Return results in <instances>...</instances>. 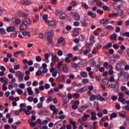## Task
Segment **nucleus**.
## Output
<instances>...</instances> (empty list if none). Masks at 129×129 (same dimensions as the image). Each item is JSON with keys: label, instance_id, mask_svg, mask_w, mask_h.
Wrapping results in <instances>:
<instances>
[{"label": "nucleus", "instance_id": "1", "mask_svg": "<svg viewBox=\"0 0 129 129\" xmlns=\"http://www.w3.org/2000/svg\"><path fill=\"white\" fill-rule=\"evenodd\" d=\"M15 75L17 77H18L19 82H22V81L24 80V74L22 73V72L20 71H17Z\"/></svg>", "mask_w": 129, "mask_h": 129}, {"label": "nucleus", "instance_id": "2", "mask_svg": "<svg viewBox=\"0 0 129 129\" xmlns=\"http://www.w3.org/2000/svg\"><path fill=\"white\" fill-rule=\"evenodd\" d=\"M119 98L118 101L119 102H122V104H125V99H124V94L122 92H120L118 94Z\"/></svg>", "mask_w": 129, "mask_h": 129}, {"label": "nucleus", "instance_id": "3", "mask_svg": "<svg viewBox=\"0 0 129 129\" xmlns=\"http://www.w3.org/2000/svg\"><path fill=\"white\" fill-rule=\"evenodd\" d=\"M49 109L53 111L52 114L53 115H56L58 114V108H56V106L54 105L50 106Z\"/></svg>", "mask_w": 129, "mask_h": 129}, {"label": "nucleus", "instance_id": "4", "mask_svg": "<svg viewBox=\"0 0 129 129\" xmlns=\"http://www.w3.org/2000/svg\"><path fill=\"white\" fill-rule=\"evenodd\" d=\"M23 25H25V26H30L31 24H32V20L30 18L28 19H24L22 20V22Z\"/></svg>", "mask_w": 129, "mask_h": 129}, {"label": "nucleus", "instance_id": "5", "mask_svg": "<svg viewBox=\"0 0 129 129\" xmlns=\"http://www.w3.org/2000/svg\"><path fill=\"white\" fill-rule=\"evenodd\" d=\"M45 35H47V39L49 41H51V39H52L53 36H54V30H50L49 32L46 33Z\"/></svg>", "mask_w": 129, "mask_h": 129}, {"label": "nucleus", "instance_id": "6", "mask_svg": "<svg viewBox=\"0 0 129 129\" xmlns=\"http://www.w3.org/2000/svg\"><path fill=\"white\" fill-rule=\"evenodd\" d=\"M80 30V28H75L73 30V34L72 37H78L79 35V30Z\"/></svg>", "mask_w": 129, "mask_h": 129}, {"label": "nucleus", "instance_id": "7", "mask_svg": "<svg viewBox=\"0 0 129 129\" xmlns=\"http://www.w3.org/2000/svg\"><path fill=\"white\" fill-rule=\"evenodd\" d=\"M6 31L8 32V33H12L13 32L16 31V27L14 26H9L7 28Z\"/></svg>", "mask_w": 129, "mask_h": 129}, {"label": "nucleus", "instance_id": "8", "mask_svg": "<svg viewBox=\"0 0 129 129\" xmlns=\"http://www.w3.org/2000/svg\"><path fill=\"white\" fill-rule=\"evenodd\" d=\"M62 100L63 101V105L65 107H66V104L69 102V100H68V98L66 96H63L62 98Z\"/></svg>", "mask_w": 129, "mask_h": 129}, {"label": "nucleus", "instance_id": "9", "mask_svg": "<svg viewBox=\"0 0 129 129\" xmlns=\"http://www.w3.org/2000/svg\"><path fill=\"white\" fill-rule=\"evenodd\" d=\"M27 28L28 27L27 26L21 23L19 26V30L20 31H23L27 30Z\"/></svg>", "mask_w": 129, "mask_h": 129}, {"label": "nucleus", "instance_id": "10", "mask_svg": "<svg viewBox=\"0 0 129 129\" xmlns=\"http://www.w3.org/2000/svg\"><path fill=\"white\" fill-rule=\"evenodd\" d=\"M87 90H88V89L87 88V87L85 86L78 90L77 91V92H80V93H82L83 92H85V91H87Z\"/></svg>", "mask_w": 129, "mask_h": 129}, {"label": "nucleus", "instance_id": "11", "mask_svg": "<svg viewBox=\"0 0 129 129\" xmlns=\"http://www.w3.org/2000/svg\"><path fill=\"white\" fill-rule=\"evenodd\" d=\"M73 16L75 21H80V16L77 13H74Z\"/></svg>", "mask_w": 129, "mask_h": 129}, {"label": "nucleus", "instance_id": "12", "mask_svg": "<svg viewBox=\"0 0 129 129\" xmlns=\"http://www.w3.org/2000/svg\"><path fill=\"white\" fill-rule=\"evenodd\" d=\"M18 15L19 17H21L23 18H28V17H29V14L25 13L24 12H19L18 13Z\"/></svg>", "mask_w": 129, "mask_h": 129}, {"label": "nucleus", "instance_id": "13", "mask_svg": "<svg viewBox=\"0 0 129 129\" xmlns=\"http://www.w3.org/2000/svg\"><path fill=\"white\" fill-rule=\"evenodd\" d=\"M100 24L101 25H107L109 23V20L108 19H101L100 21Z\"/></svg>", "mask_w": 129, "mask_h": 129}, {"label": "nucleus", "instance_id": "14", "mask_svg": "<svg viewBox=\"0 0 129 129\" xmlns=\"http://www.w3.org/2000/svg\"><path fill=\"white\" fill-rule=\"evenodd\" d=\"M88 15L90 16L92 19H95L96 18V13H94L91 11L88 12Z\"/></svg>", "mask_w": 129, "mask_h": 129}, {"label": "nucleus", "instance_id": "15", "mask_svg": "<svg viewBox=\"0 0 129 129\" xmlns=\"http://www.w3.org/2000/svg\"><path fill=\"white\" fill-rule=\"evenodd\" d=\"M91 120H96V119H97V117H96V113L93 112L91 114Z\"/></svg>", "mask_w": 129, "mask_h": 129}, {"label": "nucleus", "instance_id": "16", "mask_svg": "<svg viewBox=\"0 0 129 129\" xmlns=\"http://www.w3.org/2000/svg\"><path fill=\"white\" fill-rule=\"evenodd\" d=\"M21 4L23 6H30V5H32L33 3L31 1H26L24 2H21Z\"/></svg>", "mask_w": 129, "mask_h": 129}, {"label": "nucleus", "instance_id": "17", "mask_svg": "<svg viewBox=\"0 0 129 129\" xmlns=\"http://www.w3.org/2000/svg\"><path fill=\"white\" fill-rule=\"evenodd\" d=\"M46 23H48L49 26H50V27H56V24L53 21H46Z\"/></svg>", "mask_w": 129, "mask_h": 129}, {"label": "nucleus", "instance_id": "18", "mask_svg": "<svg viewBox=\"0 0 129 129\" xmlns=\"http://www.w3.org/2000/svg\"><path fill=\"white\" fill-rule=\"evenodd\" d=\"M88 117H90V115L85 114L82 117V120L83 121H86V120L88 119Z\"/></svg>", "mask_w": 129, "mask_h": 129}, {"label": "nucleus", "instance_id": "19", "mask_svg": "<svg viewBox=\"0 0 129 129\" xmlns=\"http://www.w3.org/2000/svg\"><path fill=\"white\" fill-rule=\"evenodd\" d=\"M44 56L45 58L44 61L45 62V63H49V57H50L49 54L45 53Z\"/></svg>", "mask_w": 129, "mask_h": 129}, {"label": "nucleus", "instance_id": "20", "mask_svg": "<svg viewBox=\"0 0 129 129\" xmlns=\"http://www.w3.org/2000/svg\"><path fill=\"white\" fill-rule=\"evenodd\" d=\"M109 38L110 39H111V40H114V41H115L117 39V35H116V34H113L109 36Z\"/></svg>", "mask_w": 129, "mask_h": 129}, {"label": "nucleus", "instance_id": "21", "mask_svg": "<svg viewBox=\"0 0 129 129\" xmlns=\"http://www.w3.org/2000/svg\"><path fill=\"white\" fill-rule=\"evenodd\" d=\"M105 29H106V30H109V31H113L114 30V28L113 26L111 25H107L104 26Z\"/></svg>", "mask_w": 129, "mask_h": 129}, {"label": "nucleus", "instance_id": "22", "mask_svg": "<svg viewBox=\"0 0 129 129\" xmlns=\"http://www.w3.org/2000/svg\"><path fill=\"white\" fill-rule=\"evenodd\" d=\"M90 52H91V49H90V47H87L85 51H84L83 53L84 54V55H87L89 54Z\"/></svg>", "mask_w": 129, "mask_h": 129}, {"label": "nucleus", "instance_id": "23", "mask_svg": "<svg viewBox=\"0 0 129 129\" xmlns=\"http://www.w3.org/2000/svg\"><path fill=\"white\" fill-rule=\"evenodd\" d=\"M118 15L120 16V17H121L122 18H124L125 17L124 15H123V11L121 10H118L117 12Z\"/></svg>", "mask_w": 129, "mask_h": 129}, {"label": "nucleus", "instance_id": "24", "mask_svg": "<svg viewBox=\"0 0 129 129\" xmlns=\"http://www.w3.org/2000/svg\"><path fill=\"white\" fill-rule=\"evenodd\" d=\"M89 40L90 42L94 44V43H95V37H94V36L90 35Z\"/></svg>", "mask_w": 129, "mask_h": 129}, {"label": "nucleus", "instance_id": "25", "mask_svg": "<svg viewBox=\"0 0 129 129\" xmlns=\"http://www.w3.org/2000/svg\"><path fill=\"white\" fill-rule=\"evenodd\" d=\"M97 98V95L95 96V95H92L90 97V101H94Z\"/></svg>", "mask_w": 129, "mask_h": 129}, {"label": "nucleus", "instance_id": "26", "mask_svg": "<svg viewBox=\"0 0 129 129\" xmlns=\"http://www.w3.org/2000/svg\"><path fill=\"white\" fill-rule=\"evenodd\" d=\"M115 117H117V113H112L110 114V119L111 120L112 118H115Z\"/></svg>", "mask_w": 129, "mask_h": 129}, {"label": "nucleus", "instance_id": "27", "mask_svg": "<svg viewBox=\"0 0 129 129\" xmlns=\"http://www.w3.org/2000/svg\"><path fill=\"white\" fill-rule=\"evenodd\" d=\"M62 71L64 73H68V71H69V68L67 67H63L62 69Z\"/></svg>", "mask_w": 129, "mask_h": 129}, {"label": "nucleus", "instance_id": "28", "mask_svg": "<svg viewBox=\"0 0 129 129\" xmlns=\"http://www.w3.org/2000/svg\"><path fill=\"white\" fill-rule=\"evenodd\" d=\"M97 98H99V100L100 101H105V98H103L100 94H98L97 95Z\"/></svg>", "mask_w": 129, "mask_h": 129}, {"label": "nucleus", "instance_id": "29", "mask_svg": "<svg viewBox=\"0 0 129 129\" xmlns=\"http://www.w3.org/2000/svg\"><path fill=\"white\" fill-rule=\"evenodd\" d=\"M27 91H28V94L29 95H33V91H32V87L27 88Z\"/></svg>", "mask_w": 129, "mask_h": 129}, {"label": "nucleus", "instance_id": "30", "mask_svg": "<svg viewBox=\"0 0 129 129\" xmlns=\"http://www.w3.org/2000/svg\"><path fill=\"white\" fill-rule=\"evenodd\" d=\"M81 23L83 27H87V26H88V24L87 23V22H85V18L84 19V21L81 20Z\"/></svg>", "mask_w": 129, "mask_h": 129}, {"label": "nucleus", "instance_id": "31", "mask_svg": "<svg viewBox=\"0 0 129 129\" xmlns=\"http://www.w3.org/2000/svg\"><path fill=\"white\" fill-rule=\"evenodd\" d=\"M66 14L61 13V14L59 15V18L60 20H64V19L66 18Z\"/></svg>", "mask_w": 129, "mask_h": 129}, {"label": "nucleus", "instance_id": "32", "mask_svg": "<svg viewBox=\"0 0 129 129\" xmlns=\"http://www.w3.org/2000/svg\"><path fill=\"white\" fill-rule=\"evenodd\" d=\"M15 23L16 25H20L22 23V21L20 18H16L15 20Z\"/></svg>", "mask_w": 129, "mask_h": 129}, {"label": "nucleus", "instance_id": "33", "mask_svg": "<svg viewBox=\"0 0 129 129\" xmlns=\"http://www.w3.org/2000/svg\"><path fill=\"white\" fill-rule=\"evenodd\" d=\"M79 40H80V41H85V37H84V35L83 34H81L79 36Z\"/></svg>", "mask_w": 129, "mask_h": 129}, {"label": "nucleus", "instance_id": "34", "mask_svg": "<svg viewBox=\"0 0 129 129\" xmlns=\"http://www.w3.org/2000/svg\"><path fill=\"white\" fill-rule=\"evenodd\" d=\"M60 14H62V10H60V9H57L55 12V16H56L57 17H58V16H59V15H60Z\"/></svg>", "mask_w": 129, "mask_h": 129}, {"label": "nucleus", "instance_id": "35", "mask_svg": "<svg viewBox=\"0 0 129 129\" xmlns=\"http://www.w3.org/2000/svg\"><path fill=\"white\" fill-rule=\"evenodd\" d=\"M113 17H117V13H110L109 14V18L110 19H112L113 18Z\"/></svg>", "mask_w": 129, "mask_h": 129}, {"label": "nucleus", "instance_id": "36", "mask_svg": "<svg viewBox=\"0 0 129 129\" xmlns=\"http://www.w3.org/2000/svg\"><path fill=\"white\" fill-rule=\"evenodd\" d=\"M52 58H51V61L52 62H56V59H57V55H55V56H54V54H52Z\"/></svg>", "mask_w": 129, "mask_h": 129}, {"label": "nucleus", "instance_id": "37", "mask_svg": "<svg viewBox=\"0 0 129 129\" xmlns=\"http://www.w3.org/2000/svg\"><path fill=\"white\" fill-rule=\"evenodd\" d=\"M81 76L82 77H83V78H86V77H87V73L85 72H81Z\"/></svg>", "mask_w": 129, "mask_h": 129}, {"label": "nucleus", "instance_id": "38", "mask_svg": "<svg viewBox=\"0 0 129 129\" xmlns=\"http://www.w3.org/2000/svg\"><path fill=\"white\" fill-rule=\"evenodd\" d=\"M112 47V43L109 42L107 45H105V48L106 49H109V48H111Z\"/></svg>", "mask_w": 129, "mask_h": 129}, {"label": "nucleus", "instance_id": "39", "mask_svg": "<svg viewBox=\"0 0 129 129\" xmlns=\"http://www.w3.org/2000/svg\"><path fill=\"white\" fill-rule=\"evenodd\" d=\"M82 7H83V8H84V9H85L86 10H88L89 9V7L88 5H87V4H86V3H83L81 5Z\"/></svg>", "mask_w": 129, "mask_h": 129}, {"label": "nucleus", "instance_id": "40", "mask_svg": "<svg viewBox=\"0 0 129 129\" xmlns=\"http://www.w3.org/2000/svg\"><path fill=\"white\" fill-rule=\"evenodd\" d=\"M71 67H72V68H74V69H77V68H78V66L77 63H74L71 64Z\"/></svg>", "mask_w": 129, "mask_h": 129}, {"label": "nucleus", "instance_id": "41", "mask_svg": "<svg viewBox=\"0 0 129 129\" xmlns=\"http://www.w3.org/2000/svg\"><path fill=\"white\" fill-rule=\"evenodd\" d=\"M109 81L110 82H111V83H112V82H115V79H114V78L113 77V76H111L110 77V78L109 79Z\"/></svg>", "mask_w": 129, "mask_h": 129}, {"label": "nucleus", "instance_id": "42", "mask_svg": "<svg viewBox=\"0 0 129 129\" xmlns=\"http://www.w3.org/2000/svg\"><path fill=\"white\" fill-rule=\"evenodd\" d=\"M116 70L117 71H120V64L118 63L116 64Z\"/></svg>", "mask_w": 129, "mask_h": 129}, {"label": "nucleus", "instance_id": "43", "mask_svg": "<svg viewBox=\"0 0 129 129\" xmlns=\"http://www.w3.org/2000/svg\"><path fill=\"white\" fill-rule=\"evenodd\" d=\"M35 59L37 62H41L42 61V57L40 56H36Z\"/></svg>", "mask_w": 129, "mask_h": 129}, {"label": "nucleus", "instance_id": "44", "mask_svg": "<svg viewBox=\"0 0 129 129\" xmlns=\"http://www.w3.org/2000/svg\"><path fill=\"white\" fill-rule=\"evenodd\" d=\"M82 82L84 84H86V83H88V82H89V80H88V79H84L82 80Z\"/></svg>", "mask_w": 129, "mask_h": 129}, {"label": "nucleus", "instance_id": "45", "mask_svg": "<svg viewBox=\"0 0 129 129\" xmlns=\"http://www.w3.org/2000/svg\"><path fill=\"white\" fill-rule=\"evenodd\" d=\"M113 48L116 50H118V49H119V46H118V44H113Z\"/></svg>", "mask_w": 129, "mask_h": 129}, {"label": "nucleus", "instance_id": "46", "mask_svg": "<svg viewBox=\"0 0 129 129\" xmlns=\"http://www.w3.org/2000/svg\"><path fill=\"white\" fill-rule=\"evenodd\" d=\"M84 127H87V128H90V126H89L90 125V123H89V122H86L85 123H84Z\"/></svg>", "mask_w": 129, "mask_h": 129}, {"label": "nucleus", "instance_id": "47", "mask_svg": "<svg viewBox=\"0 0 129 129\" xmlns=\"http://www.w3.org/2000/svg\"><path fill=\"white\" fill-rule=\"evenodd\" d=\"M86 46L87 47V48H89L90 46H93V43H92V42H87L86 43Z\"/></svg>", "mask_w": 129, "mask_h": 129}, {"label": "nucleus", "instance_id": "48", "mask_svg": "<svg viewBox=\"0 0 129 129\" xmlns=\"http://www.w3.org/2000/svg\"><path fill=\"white\" fill-rule=\"evenodd\" d=\"M117 96L116 95H113L111 97V99L113 100V101H116V100H117Z\"/></svg>", "mask_w": 129, "mask_h": 129}, {"label": "nucleus", "instance_id": "49", "mask_svg": "<svg viewBox=\"0 0 129 129\" xmlns=\"http://www.w3.org/2000/svg\"><path fill=\"white\" fill-rule=\"evenodd\" d=\"M102 9L103 10H104V11H108V12L110 11V9L108 8V7H107V6H103L102 7Z\"/></svg>", "mask_w": 129, "mask_h": 129}, {"label": "nucleus", "instance_id": "50", "mask_svg": "<svg viewBox=\"0 0 129 129\" xmlns=\"http://www.w3.org/2000/svg\"><path fill=\"white\" fill-rule=\"evenodd\" d=\"M71 6L72 7H76L77 6V2L76 1H72L71 3Z\"/></svg>", "mask_w": 129, "mask_h": 129}, {"label": "nucleus", "instance_id": "51", "mask_svg": "<svg viewBox=\"0 0 129 129\" xmlns=\"http://www.w3.org/2000/svg\"><path fill=\"white\" fill-rule=\"evenodd\" d=\"M74 98H79L80 97V95L79 94H77L76 93L73 94Z\"/></svg>", "mask_w": 129, "mask_h": 129}, {"label": "nucleus", "instance_id": "52", "mask_svg": "<svg viewBox=\"0 0 129 129\" xmlns=\"http://www.w3.org/2000/svg\"><path fill=\"white\" fill-rule=\"evenodd\" d=\"M69 77L70 79L73 80V79H74V78H75V75H74L73 74H70L69 75Z\"/></svg>", "mask_w": 129, "mask_h": 129}, {"label": "nucleus", "instance_id": "53", "mask_svg": "<svg viewBox=\"0 0 129 129\" xmlns=\"http://www.w3.org/2000/svg\"><path fill=\"white\" fill-rule=\"evenodd\" d=\"M68 98L69 99H72L73 98V94L72 95V94L69 93L68 94Z\"/></svg>", "mask_w": 129, "mask_h": 129}, {"label": "nucleus", "instance_id": "54", "mask_svg": "<svg viewBox=\"0 0 129 129\" xmlns=\"http://www.w3.org/2000/svg\"><path fill=\"white\" fill-rule=\"evenodd\" d=\"M6 81L7 80H6V77H3L0 78L1 82H2L3 83H4V82H6Z\"/></svg>", "mask_w": 129, "mask_h": 129}, {"label": "nucleus", "instance_id": "55", "mask_svg": "<svg viewBox=\"0 0 129 129\" xmlns=\"http://www.w3.org/2000/svg\"><path fill=\"white\" fill-rule=\"evenodd\" d=\"M15 90L16 91H17V93L19 94V95H21V94L23 93V91L21 89L18 90V89H16Z\"/></svg>", "mask_w": 129, "mask_h": 129}, {"label": "nucleus", "instance_id": "56", "mask_svg": "<svg viewBox=\"0 0 129 129\" xmlns=\"http://www.w3.org/2000/svg\"><path fill=\"white\" fill-rule=\"evenodd\" d=\"M42 19L43 20H44V21H46V22H47V19H48V15H44L42 16Z\"/></svg>", "mask_w": 129, "mask_h": 129}, {"label": "nucleus", "instance_id": "57", "mask_svg": "<svg viewBox=\"0 0 129 129\" xmlns=\"http://www.w3.org/2000/svg\"><path fill=\"white\" fill-rule=\"evenodd\" d=\"M33 99H34V98L32 96H30L28 98H27V100L29 102H32L33 101Z\"/></svg>", "mask_w": 129, "mask_h": 129}, {"label": "nucleus", "instance_id": "58", "mask_svg": "<svg viewBox=\"0 0 129 129\" xmlns=\"http://www.w3.org/2000/svg\"><path fill=\"white\" fill-rule=\"evenodd\" d=\"M37 108H42L43 107V103H39L37 104Z\"/></svg>", "mask_w": 129, "mask_h": 129}, {"label": "nucleus", "instance_id": "59", "mask_svg": "<svg viewBox=\"0 0 129 129\" xmlns=\"http://www.w3.org/2000/svg\"><path fill=\"white\" fill-rule=\"evenodd\" d=\"M39 84L37 81H34L32 83V86H37Z\"/></svg>", "mask_w": 129, "mask_h": 129}, {"label": "nucleus", "instance_id": "60", "mask_svg": "<svg viewBox=\"0 0 129 129\" xmlns=\"http://www.w3.org/2000/svg\"><path fill=\"white\" fill-rule=\"evenodd\" d=\"M64 40H65V39H64V38L63 37H60L58 40V43H62V42H63L64 41Z\"/></svg>", "mask_w": 129, "mask_h": 129}, {"label": "nucleus", "instance_id": "61", "mask_svg": "<svg viewBox=\"0 0 129 129\" xmlns=\"http://www.w3.org/2000/svg\"><path fill=\"white\" fill-rule=\"evenodd\" d=\"M64 61L65 62H66V63H70L71 62V60L70 59H69V57H66L64 59Z\"/></svg>", "mask_w": 129, "mask_h": 129}, {"label": "nucleus", "instance_id": "62", "mask_svg": "<svg viewBox=\"0 0 129 129\" xmlns=\"http://www.w3.org/2000/svg\"><path fill=\"white\" fill-rule=\"evenodd\" d=\"M97 13L99 14V15H103V11L100 10L99 9L97 10Z\"/></svg>", "mask_w": 129, "mask_h": 129}, {"label": "nucleus", "instance_id": "63", "mask_svg": "<svg viewBox=\"0 0 129 129\" xmlns=\"http://www.w3.org/2000/svg\"><path fill=\"white\" fill-rule=\"evenodd\" d=\"M121 91L125 92L126 90H127V88H126L125 86H123L121 87Z\"/></svg>", "mask_w": 129, "mask_h": 129}, {"label": "nucleus", "instance_id": "64", "mask_svg": "<svg viewBox=\"0 0 129 129\" xmlns=\"http://www.w3.org/2000/svg\"><path fill=\"white\" fill-rule=\"evenodd\" d=\"M104 4L101 2H98L97 3V7H101Z\"/></svg>", "mask_w": 129, "mask_h": 129}]
</instances>
